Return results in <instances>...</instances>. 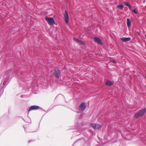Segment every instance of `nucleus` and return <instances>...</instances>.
<instances>
[{"instance_id": "obj_5", "label": "nucleus", "mask_w": 146, "mask_h": 146, "mask_svg": "<svg viewBox=\"0 0 146 146\" xmlns=\"http://www.w3.org/2000/svg\"><path fill=\"white\" fill-rule=\"evenodd\" d=\"M65 13L64 14V16L65 19V22L67 24L68 23L69 21V17L68 16V14L67 13V11H65Z\"/></svg>"}, {"instance_id": "obj_14", "label": "nucleus", "mask_w": 146, "mask_h": 146, "mask_svg": "<svg viewBox=\"0 0 146 146\" xmlns=\"http://www.w3.org/2000/svg\"><path fill=\"white\" fill-rule=\"evenodd\" d=\"M124 3H125V5L126 6H127L128 7L129 9H131V6L129 5V3L126 2H124Z\"/></svg>"}, {"instance_id": "obj_15", "label": "nucleus", "mask_w": 146, "mask_h": 146, "mask_svg": "<svg viewBox=\"0 0 146 146\" xmlns=\"http://www.w3.org/2000/svg\"><path fill=\"white\" fill-rule=\"evenodd\" d=\"M132 11L133 12L137 14V12L135 9L133 10Z\"/></svg>"}, {"instance_id": "obj_9", "label": "nucleus", "mask_w": 146, "mask_h": 146, "mask_svg": "<svg viewBox=\"0 0 146 146\" xmlns=\"http://www.w3.org/2000/svg\"><path fill=\"white\" fill-rule=\"evenodd\" d=\"M120 40L123 42H125L130 41L131 40V38L130 37H123L121 38Z\"/></svg>"}, {"instance_id": "obj_7", "label": "nucleus", "mask_w": 146, "mask_h": 146, "mask_svg": "<svg viewBox=\"0 0 146 146\" xmlns=\"http://www.w3.org/2000/svg\"><path fill=\"white\" fill-rule=\"evenodd\" d=\"M39 107L38 106H31L29 109V112L32 110H38Z\"/></svg>"}, {"instance_id": "obj_3", "label": "nucleus", "mask_w": 146, "mask_h": 146, "mask_svg": "<svg viewBox=\"0 0 146 146\" xmlns=\"http://www.w3.org/2000/svg\"><path fill=\"white\" fill-rule=\"evenodd\" d=\"M45 20L48 24L50 25H53L55 23V22L52 17H46L45 18Z\"/></svg>"}, {"instance_id": "obj_13", "label": "nucleus", "mask_w": 146, "mask_h": 146, "mask_svg": "<svg viewBox=\"0 0 146 146\" xmlns=\"http://www.w3.org/2000/svg\"><path fill=\"white\" fill-rule=\"evenodd\" d=\"M117 7L119 8L121 10H122L124 7V6L123 4H121L120 5H118L117 6Z\"/></svg>"}, {"instance_id": "obj_10", "label": "nucleus", "mask_w": 146, "mask_h": 146, "mask_svg": "<svg viewBox=\"0 0 146 146\" xmlns=\"http://www.w3.org/2000/svg\"><path fill=\"white\" fill-rule=\"evenodd\" d=\"M127 24L128 27H130L131 25V22L129 19H127Z\"/></svg>"}, {"instance_id": "obj_12", "label": "nucleus", "mask_w": 146, "mask_h": 146, "mask_svg": "<svg viewBox=\"0 0 146 146\" xmlns=\"http://www.w3.org/2000/svg\"><path fill=\"white\" fill-rule=\"evenodd\" d=\"M74 40L77 43H79L80 44H83L84 43L83 42L77 39L74 38Z\"/></svg>"}, {"instance_id": "obj_6", "label": "nucleus", "mask_w": 146, "mask_h": 146, "mask_svg": "<svg viewBox=\"0 0 146 146\" xmlns=\"http://www.w3.org/2000/svg\"><path fill=\"white\" fill-rule=\"evenodd\" d=\"M94 41L97 43L101 44H102L103 43L101 40L99 38L97 37H95L94 38Z\"/></svg>"}, {"instance_id": "obj_11", "label": "nucleus", "mask_w": 146, "mask_h": 146, "mask_svg": "<svg viewBox=\"0 0 146 146\" xmlns=\"http://www.w3.org/2000/svg\"><path fill=\"white\" fill-rule=\"evenodd\" d=\"M106 84L108 86H110L113 85V83L110 81H107L106 83Z\"/></svg>"}, {"instance_id": "obj_8", "label": "nucleus", "mask_w": 146, "mask_h": 146, "mask_svg": "<svg viewBox=\"0 0 146 146\" xmlns=\"http://www.w3.org/2000/svg\"><path fill=\"white\" fill-rule=\"evenodd\" d=\"M80 109L81 110H85L86 108V105L84 103H82L80 106Z\"/></svg>"}, {"instance_id": "obj_1", "label": "nucleus", "mask_w": 146, "mask_h": 146, "mask_svg": "<svg viewBox=\"0 0 146 146\" xmlns=\"http://www.w3.org/2000/svg\"><path fill=\"white\" fill-rule=\"evenodd\" d=\"M146 113V108L142 109L139 110L134 115V117L137 118L143 115Z\"/></svg>"}, {"instance_id": "obj_4", "label": "nucleus", "mask_w": 146, "mask_h": 146, "mask_svg": "<svg viewBox=\"0 0 146 146\" xmlns=\"http://www.w3.org/2000/svg\"><path fill=\"white\" fill-rule=\"evenodd\" d=\"M91 126L94 129H101L102 126L99 124L92 123L90 124Z\"/></svg>"}, {"instance_id": "obj_16", "label": "nucleus", "mask_w": 146, "mask_h": 146, "mask_svg": "<svg viewBox=\"0 0 146 146\" xmlns=\"http://www.w3.org/2000/svg\"><path fill=\"white\" fill-rule=\"evenodd\" d=\"M112 62L113 63H116V62L114 60Z\"/></svg>"}, {"instance_id": "obj_17", "label": "nucleus", "mask_w": 146, "mask_h": 146, "mask_svg": "<svg viewBox=\"0 0 146 146\" xmlns=\"http://www.w3.org/2000/svg\"><path fill=\"white\" fill-rule=\"evenodd\" d=\"M145 78H146V77Z\"/></svg>"}, {"instance_id": "obj_2", "label": "nucleus", "mask_w": 146, "mask_h": 146, "mask_svg": "<svg viewBox=\"0 0 146 146\" xmlns=\"http://www.w3.org/2000/svg\"><path fill=\"white\" fill-rule=\"evenodd\" d=\"M52 72L53 76L57 78H59L60 75V70L57 68H55Z\"/></svg>"}]
</instances>
